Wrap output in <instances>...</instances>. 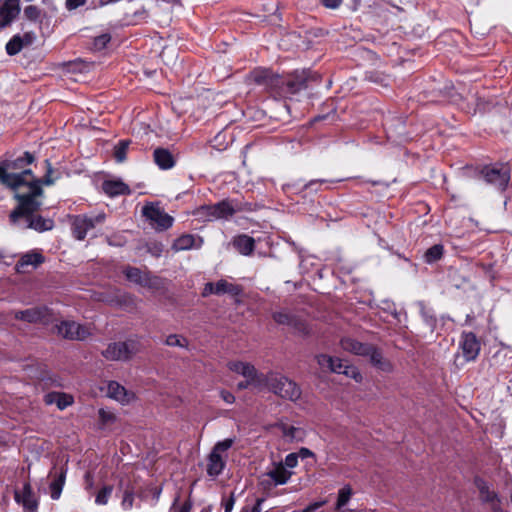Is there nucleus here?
I'll return each mask as SVG.
<instances>
[{
    "label": "nucleus",
    "instance_id": "obj_24",
    "mask_svg": "<svg viewBox=\"0 0 512 512\" xmlns=\"http://www.w3.org/2000/svg\"><path fill=\"white\" fill-rule=\"evenodd\" d=\"M44 258L40 253L30 252L21 256L20 260L16 265V270L19 273L27 272V268L31 266L32 268H36L38 265L43 263Z\"/></svg>",
    "mask_w": 512,
    "mask_h": 512
},
{
    "label": "nucleus",
    "instance_id": "obj_19",
    "mask_svg": "<svg viewBox=\"0 0 512 512\" xmlns=\"http://www.w3.org/2000/svg\"><path fill=\"white\" fill-rule=\"evenodd\" d=\"M275 427L281 432L283 439L289 443L302 442L306 437V431L303 428L283 421L276 423Z\"/></svg>",
    "mask_w": 512,
    "mask_h": 512
},
{
    "label": "nucleus",
    "instance_id": "obj_26",
    "mask_svg": "<svg viewBox=\"0 0 512 512\" xmlns=\"http://www.w3.org/2000/svg\"><path fill=\"white\" fill-rule=\"evenodd\" d=\"M252 375L250 377H244L246 380L241 381L238 383L237 388L239 390L247 389L250 387L256 388V389H263L265 386V375L258 373L256 368L251 373Z\"/></svg>",
    "mask_w": 512,
    "mask_h": 512
},
{
    "label": "nucleus",
    "instance_id": "obj_29",
    "mask_svg": "<svg viewBox=\"0 0 512 512\" xmlns=\"http://www.w3.org/2000/svg\"><path fill=\"white\" fill-rule=\"evenodd\" d=\"M234 247L242 255H250L254 250L255 241L248 235H239L233 240Z\"/></svg>",
    "mask_w": 512,
    "mask_h": 512
},
{
    "label": "nucleus",
    "instance_id": "obj_31",
    "mask_svg": "<svg viewBox=\"0 0 512 512\" xmlns=\"http://www.w3.org/2000/svg\"><path fill=\"white\" fill-rule=\"evenodd\" d=\"M214 285L215 295L230 294L232 296H236L241 292V289L238 285L229 283L224 279L219 280Z\"/></svg>",
    "mask_w": 512,
    "mask_h": 512
},
{
    "label": "nucleus",
    "instance_id": "obj_52",
    "mask_svg": "<svg viewBox=\"0 0 512 512\" xmlns=\"http://www.w3.org/2000/svg\"><path fill=\"white\" fill-rule=\"evenodd\" d=\"M296 455L298 458H301V459H306V458L315 456L314 453L310 449L305 448V447L300 448L299 451L296 452Z\"/></svg>",
    "mask_w": 512,
    "mask_h": 512
},
{
    "label": "nucleus",
    "instance_id": "obj_38",
    "mask_svg": "<svg viewBox=\"0 0 512 512\" xmlns=\"http://www.w3.org/2000/svg\"><path fill=\"white\" fill-rule=\"evenodd\" d=\"M113 492V486L112 485H106L104 486L96 495L95 503L97 505H106L108 503V500Z\"/></svg>",
    "mask_w": 512,
    "mask_h": 512
},
{
    "label": "nucleus",
    "instance_id": "obj_53",
    "mask_svg": "<svg viewBox=\"0 0 512 512\" xmlns=\"http://www.w3.org/2000/svg\"><path fill=\"white\" fill-rule=\"evenodd\" d=\"M85 0H66V8L68 10H74L82 5H84Z\"/></svg>",
    "mask_w": 512,
    "mask_h": 512
},
{
    "label": "nucleus",
    "instance_id": "obj_23",
    "mask_svg": "<svg viewBox=\"0 0 512 512\" xmlns=\"http://www.w3.org/2000/svg\"><path fill=\"white\" fill-rule=\"evenodd\" d=\"M44 402L47 405L55 404L58 409L64 410L74 402L73 397L70 394L62 392H50L44 396Z\"/></svg>",
    "mask_w": 512,
    "mask_h": 512
},
{
    "label": "nucleus",
    "instance_id": "obj_56",
    "mask_svg": "<svg viewBox=\"0 0 512 512\" xmlns=\"http://www.w3.org/2000/svg\"><path fill=\"white\" fill-rule=\"evenodd\" d=\"M210 294H215V285L212 282L206 283L205 287L203 289V292H202V295L204 297H206V296H208Z\"/></svg>",
    "mask_w": 512,
    "mask_h": 512
},
{
    "label": "nucleus",
    "instance_id": "obj_43",
    "mask_svg": "<svg viewBox=\"0 0 512 512\" xmlns=\"http://www.w3.org/2000/svg\"><path fill=\"white\" fill-rule=\"evenodd\" d=\"M165 344L168 345V346H177V347H186L188 342L185 338L179 336V335H176V334H171L169 335L166 340H165Z\"/></svg>",
    "mask_w": 512,
    "mask_h": 512
},
{
    "label": "nucleus",
    "instance_id": "obj_37",
    "mask_svg": "<svg viewBox=\"0 0 512 512\" xmlns=\"http://www.w3.org/2000/svg\"><path fill=\"white\" fill-rule=\"evenodd\" d=\"M130 141L122 140L115 146L114 157L117 162L121 163L126 159V153L129 147Z\"/></svg>",
    "mask_w": 512,
    "mask_h": 512
},
{
    "label": "nucleus",
    "instance_id": "obj_20",
    "mask_svg": "<svg viewBox=\"0 0 512 512\" xmlns=\"http://www.w3.org/2000/svg\"><path fill=\"white\" fill-rule=\"evenodd\" d=\"M106 395L123 405L130 403L134 398V394L132 392L127 391L122 385L115 381H110L107 384Z\"/></svg>",
    "mask_w": 512,
    "mask_h": 512
},
{
    "label": "nucleus",
    "instance_id": "obj_6",
    "mask_svg": "<svg viewBox=\"0 0 512 512\" xmlns=\"http://www.w3.org/2000/svg\"><path fill=\"white\" fill-rule=\"evenodd\" d=\"M123 274L128 281L141 287L154 291L164 288V281L160 277L152 275L147 270L143 271L137 267L126 266L123 269Z\"/></svg>",
    "mask_w": 512,
    "mask_h": 512
},
{
    "label": "nucleus",
    "instance_id": "obj_39",
    "mask_svg": "<svg viewBox=\"0 0 512 512\" xmlns=\"http://www.w3.org/2000/svg\"><path fill=\"white\" fill-rule=\"evenodd\" d=\"M45 164H46V167H47L46 174L44 175V177L42 179H37L36 178V180L39 181V186L40 187H41L42 184L47 185V186L52 185V184H54V182L56 180V178L52 176L53 173H54V170H53L49 160H46Z\"/></svg>",
    "mask_w": 512,
    "mask_h": 512
},
{
    "label": "nucleus",
    "instance_id": "obj_33",
    "mask_svg": "<svg viewBox=\"0 0 512 512\" xmlns=\"http://www.w3.org/2000/svg\"><path fill=\"white\" fill-rule=\"evenodd\" d=\"M443 250H444L443 245H441V244L433 245L432 247L427 249V251L425 252V254H424L425 261L429 264L438 261L443 255Z\"/></svg>",
    "mask_w": 512,
    "mask_h": 512
},
{
    "label": "nucleus",
    "instance_id": "obj_59",
    "mask_svg": "<svg viewBox=\"0 0 512 512\" xmlns=\"http://www.w3.org/2000/svg\"><path fill=\"white\" fill-rule=\"evenodd\" d=\"M149 251L154 255L155 257H159L162 253V247L161 245H155L153 249H149Z\"/></svg>",
    "mask_w": 512,
    "mask_h": 512
},
{
    "label": "nucleus",
    "instance_id": "obj_30",
    "mask_svg": "<svg viewBox=\"0 0 512 512\" xmlns=\"http://www.w3.org/2000/svg\"><path fill=\"white\" fill-rule=\"evenodd\" d=\"M317 363L321 367H327L330 371H341L343 366V360L338 358H333L331 356L321 354L316 357Z\"/></svg>",
    "mask_w": 512,
    "mask_h": 512
},
{
    "label": "nucleus",
    "instance_id": "obj_4",
    "mask_svg": "<svg viewBox=\"0 0 512 512\" xmlns=\"http://www.w3.org/2000/svg\"><path fill=\"white\" fill-rule=\"evenodd\" d=\"M341 347L347 352L367 357L370 363L382 372L391 373L393 371L392 363L384 358L382 352L372 344L361 343L352 338H343Z\"/></svg>",
    "mask_w": 512,
    "mask_h": 512
},
{
    "label": "nucleus",
    "instance_id": "obj_17",
    "mask_svg": "<svg viewBox=\"0 0 512 512\" xmlns=\"http://www.w3.org/2000/svg\"><path fill=\"white\" fill-rule=\"evenodd\" d=\"M20 13L19 0L0 1V28L10 25Z\"/></svg>",
    "mask_w": 512,
    "mask_h": 512
},
{
    "label": "nucleus",
    "instance_id": "obj_25",
    "mask_svg": "<svg viewBox=\"0 0 512 512\" xmlns=\"http://www.w3.org/2000/svg\"><path fill=\"white\" fill-rule=\"evenodd\" d=\"M102 189L111 197L130 193L128 185L120 180H106L102 184Z\"/></svg>",
    "mask_w": 512,
    "mask_h": 512
},
{
    "label": "nucleus",
    "instance_id": "obj_34",
    "mask_svg": "<svg viewBox=\"0 0 512 512\" xmlns=\"http://www.w3.org/2000/svg\"><path fill=\"white\" fill-rule=\"evenodd\" d=\"M353 492L349 485L344 486L338 492V499L336 503V510L343 508L350 500Z\"/></svg>",
    "mask_w": 512,
    "mask_h": 512
},
{
    "label": "nucleus",
    "instance_id": "obj_54",
    "mask_svg": "<svg viewBox=\"0 0 512 512\" xmlns=\"http://www.w3.org/2000/svg\"><path fill=\"white\" fill-rule=\"evenodd\" d=\"M220 397L228 404H232L235 401L234 395L225 390L220 391Z\"/></svg>",
    "mask_w": 512,
    "mask_h": 512
},
{
    "label": "nucleus",
    "instance_id": "obj_45",
    "mask_svg": "<svg viewBox=\"0 0 512 512\" xmlns=\"http://www.w3.org/2000/svg\"><path fill=\"white\" fill-rule=\"evenodd\" d=\"M273 319L279 324L291 325L294 320L290 314L286 312H276L273 314Z\"/></svg>",
    "mask_w": 512,
    "mask_h": 512
},
{
    "label": "nucleus",
    "instance_id": "obj_50",
    "mask_svg": "<svg viewBox=\"0 0 512 512\" xmlns=\"http://www.w3.org/2000/svg\"><path fill=\"white\" fill-rule=\"evenodd\" d=\"M320 3L328 9H337L341 4L342 0H319Z\"/></svg>",
    "mask_w": 512,
    "mask_h": 512
},
{
    "label": "nucleus",
    "instance_id": "obj_63",
    "mask_svg": "<svg viewBox=\"0 0 512 512\" xmlns=\"http://www.w3.org/2000/svg\"><path fill=\"white\" fill-rule=\"evenodd\" d=\"M511 502H512V493H511Z\"/></svg>",
    "mask_w": 512,
    "mask_h": 512
},
{
    "label": "nucleus",
    "instance_id": "obj_36",
    "mask_svg": "<svg viewBox=\"0 0 512 512\" xmlns=\"http://www.w3.org/2000/svg\"><path fill=\"white\" fill-rule=\"evenodd\" d=\"M335 373L344 374L347 377L353 378L355 381L360 382L362 380V375L358 371V369L354 366L348 365L343 361V366L341 371H334Z\"/></svg>",
    "mask_w": 512,
    "mask_h": 512
},
{
    "label": "nucleus",
    "instance_id": "obj_60",
    "mask_svg": "<svg viewBox=\"0 0 512 512\" xmlns=\"http://www.w3.org/2000/svg\"><path fill=\"white\" fill-rule=\"evenodd\" d=\"M263 502V499H257L256 504L253 506L251 512H261V504Z\"/></svg>",
    "mask_w": 512,
    "mask_h": 512
},
{
    "label": "nucleus",
    "instance_id": "obj_15",
    "mask_svg": "<svg viewBox=\"0 0 512 512\" xmlns=\"http://www.w3.org/2000/svg\"><path fill=\"white\" fill-rule=\"evenodd\" d=\"M475 485L479 491L480 500L486 504H489L490 508L494 512L501 511V502L499 495L496 491L491 490L487 482L480 478L475 479Z\"/></svg>",
    "mask_w": 512,
    "mask_h": 512
},
{
    "label": "nucleus",
    "instance_id": "obj_10",
    "mask_svg": "<svg viewBox=\"0 0 512 512\" xmlns=\"http://www.w3.org/2000/svg\"><path fill=\"white\" fill-rule=\"evenodd\" d=\"M54 332L68 340L83 341L91 335L88 326L77 323L74 320H62L54 326Z\"/></svg>",
    "mask_w": 512,
    "mask_h": 512
},
{
    "label": "nucleus",
    "instance_id": "obj_61",
    "mask_svg": "<svg viewBox=\"0 0 512 512\" xmlns=\"http://www.w3.org/2000/svg\"><path fill=\"white\" fill-rule=\"evenodd\" d=\"M147 11L145 9H141L140 11L135 12L136 17L140 18H146L147 17Z\"/></svg>",
    "mask_w": 512,
    "mask_h": 512
},
{
    "label": "nucleus",
    "instance_id": "obj_47",
    "mask_svg": "<svg viewBox=\"0 0 512 512\" xmlns=\"http://www.w3.org/2000/svg\"><path fill=\"white\" fill-rule=\"evenodd\" d=\"M99 418L102 424H107L115 420V416L112 412L107 411L105 409H100L99 412Z\"/></svg>",
    "mask_w": 512,
    "mask_h": 512
},
{
    "label": "nucleus",
    "instance_id": "obj_28",
    "mask_svg": "<svg viewBox=\"0 0 512 512\" xmlns=\"http://www.w3.org/2000/svg\"><path fill=\"white\" fill-rule=\"evenodd\" d=\"M267 475L274 481L275 485H283L291 478L292 472L288 471L282 463H278Z\"/></svg>",
    "mask_w": 512,
    "mask_h": 512
},
{
    "label": "nucleus",
    "instance_id": "obj_49",
    "mask_svg": "<svg viewBox=\"0 0 512 512\" xmlns=\"http://www.w3.org/2000/svg\"><path fill=\"white\" fill-rule=\"evenodd\" d=\"M35 38H36V36L33 32H27V33H24L23 35H20V39H21L23 47L31 45L34 42Z\"/></svg>",
    "mask_w": 512,
    "mask_h": 512
},
{
    "label": "nucleus",
    "instance_id": "obj_40",
    "mask_svg": "<svg viewBox=\"0 0 512 512\" xmlns=\"http://www.w3.org/2000/svg\"><path fill=\"white\" fill-rule=\"evenodd\" d=\"M420 306H421V316H422L424 322L430 328V330L433 331L435 328V325H436V318L434 317V315L432 314V312L430 310H427L425 308V306L422 303L420 304Z\"/></svg>",
    "mask_w": 512,
    "mask_h": 512
},
{
    "label": "nucleus",
    "instance_id": "obj_21",
    "mask_svg": "<svg viewBox=\"0 0 512 512\" xmlns=\"http://www.w3.org/2000/svg\"><path fill=\"white\" fill-rule=\"evenodd\" d=\"M66 474L67 470L64 467H61L59 472L56 470V467L50 471V475L54 477L49 485L50 496L53 500H58L60 498L65 484Z\"/></svg>",
    "mask_w": 512,
    "mask_h": 512
},
{
    "label": "nucleus",
    "instance_id": "obj_16",
    "mask_svg": "<svg viewBox=\"0 0 512 512\" xmlns=\"http://www.w3.org/2000/svg\"><path fill=\"white\" fill-rule=\"evenodd\" d=\"M460 348L465 361H474L480 352V343L472 332H464L461 335Z\"/></svg>",
    "mask_w": 512,
    "mask_h": 512
},
{
    "label": "nucleus",
    "instance_id": "obj_55",
    "mask_svg": "<svg viewBox=\"0 0 512 512\" xmlns=\"http://www.w3.org/2000/svg\"><path fill=\"white\" fill-rule=\"evenodd\" d=\"M325 504H326L325 500L319 501V502H314V503L310 504L309 506H307L302 512H313Z\"/></svg>",
    "mask_w": 512,
    "mask_h": 512
},
{
    "label": "nucleus",
    "instance_id": "obj_3",
    "mask_svg": "<svg viewBox=\"0 0 512 512\" xmlns=\"http://www.w3.org/2000/svg\"><path fill=\"white\" fill-rule=\"evenodd\" d=\"M34 161V156L25 152L23 157L7 160L0 164V182L6 187L18 192H29L32 187H40L39 181L31 169H25Z\"/></svg>",
    "mask_w": 512,
    "mask_h": 512
},
{
    "label": "nucleus",
    "instance_id": "obj_11",
    "mask_svg": "<svg viewBox=\"0 0 512 512\" xmlns=\"http://www.w3.org/2000/svg\"><path fill=\"white\" fill-rule=\"evenodd\" d=\"M234 443V440L227 438L223 441L218 442L208 457L207 473L209 476H218L225 467V459L222 453L226 452Z\"/></svg>",
    "mask_w": 512,
    "mask_h": 512
},
{
    "label": "nucleus",
    "instance_id": "obj_12",
    "mask_svg": "<svg viewBox=\"0 0 512 512\" xmlns=\"http://www.w3.org/2000/svg\"><path fill=\"white\" fill-rule=\"evenodd\" d=\"M481 175L488 184L500 191L506 189L510 180V172L505 165L485 166L481 170Z\"/></svg>",
    "mask_w": 512,
    "mask_h": 512
},
{
    "label": "nucleus",
    "instance_id": "obj_44",
    "mask_svg": "<svg viewBox=\"0 0 512 512\" xmlns=\"http://www.w3.org/2000/svg\"><path fill=\"white\" fill-rule=\"evenodd\" d=\"M25 17L30 21H36L39 19L41 15V11L38 7L34 5H29L24 9Z\"/></svg>",
    "mask_w": 512,
    "mask_h": 512
},
{
    "label": "nucleus",
    "instance_id": "obj_1",
    "mask_svg": "<svg viewBox=\"0 0 512 512\" xmlns=\"http://www.w3.org/2000/svg\"><path fill=\"white\" fill-rule=\"evenodd\" d=\"M43 193L42 187H32L29 192L16 193L18 206L9 215L11 224L19 229L30 228L38 232L51 230L54 226L53 220L35 215L42 205Z\"/></svg>",
    "mask_w": 512,
    "mask_h": 512
},
{
    "label": "nucleus",
    "instance_id": "obj_13",
    "mask_svg": "<svg viewBox=\"0 0 512 512\" xmlns=\"http://www.w3.org/2000/svg\"><path fill=\"white\" fill-rule=\"evenodd\" d=\"M142 213L153 225H155L156 230H167L173 225L174 218L168 215L157 205H145L142 209Z\"/></svg>",
    "mask_w": 512,
    "mask_h": 512
},
{
    "label": "nucleus",
    "instance_id": "obj_48",
    "mask_svg": "<svg viewBox=\"0 0 512 512\" xmlns=\"http://www.w3.org/2000/svg\"><path fill=\"white\" fill-rule=\"evenodd\" d=\"M298 457L296 453H289L284 460V466L285 468H294L298 464Z\"/></svg>",
    "mask_w": 512,
    "mask_h": 512
},
{
    "label": "nucleus",
    "instance_id": "obj_14",
    "mask_svg": "<svg viewBox=\"0 0 512 512\" xmlns=\"http://www.w3.org/2000/svg\"><path fill=\"white\" fill-rule=\"evenodd\" d=\"M15 319L25 321L27 323L48 324L51 319L50 310L45 307H33L26 310H16L12 312Z\"/></svg>",
    "mask_w": 512,
    "mask_h": 512
},
{
    "label": "nucleus",
    "instance_id": "obj_57",
    "mask_svg": "<svg viewBox=\"0 0 512 512\" xmlns=\"http://www.w3.org/2000/svg\"><path fill=\"white\" fill-rule=\"evenodd\" d=\"M234 503H235V500H234V497L231 496L230 498H228L225 503H224V511L225 512H231L232 509H233V506H234Z\"/></svg>",
    "mask_w": 512,
    "mask_h": 512
},
{
    "label": "nucleus",
    "instance_id": "obj_46",
    "mask_svg": "<svg viewBox=\"0 0 512 512\" xmlns=\"http://www.w3.org/2000/svg\"><path fill=\"white\" fill-rule=\"evenodd\" d=\"M134 496L133 493L126 489L123 495L121 506L124 510H130L133 506Z\"/></svg>",
    "mask_w": 512,
    "mask_h": 512
},
{
    "label": "nucleus",
    "instance_id": "obj_42",
    "mask_svg": "<svg viewBox=\"0 0 512 512\" xmlns=\"http://www.w3.org/2000/svg\"><path fill=\"white\" fill-rule=\"evenodd\" d=\"M110 40H111V36L108 33L99 35L94 38L93 48L97 51H101L107 46V44L110 42Z\"/></svg>",
    "mask_w": 512,
    "mask_h": 512
},
{
    "label": "nucleus",
    "instance_id": "obj_9",
    "mask_svg": "<svg viewBox=\"0 0 512 512\" xmlns=\"http://www.w3.org/2000/svg\"><path fill=\"white\" fill-rule=\"evenodd\" d=\"M106 214L100 212L92 215H77L72 220V232L77 240H83L87 233L97 225L104 223Z\"/></svg>",
    "mask_w": 512,
    "mask_h": 512
},
{
    "label": "nucleus",
    "instance_id": "obj_18",
    "mask_svg": "<svg viewBox=\"0 0 512 512\" xmlns=\"http://www.w3.org/2000/svg\"><path fill=\"white\" fill-rule=\"evenodd\" d=\"M15 501L22 505L24 512H37L38 498L29 483H25L22 490L15 491Z\"/></svg>",
    "mask_w": 512,
    "mask_h": 512
},
{
    "label": "nucleus",
    "instance_id": "obj_5",
    "mask_svg": "<svg viewBox=\"0 0 512 512\" xmlns=\"http://www.w3.org/2000/svg\"><path fill=\"white\" fill-rule=\"evenodd\" d=\"M265 380L264 388H268L281 398L296 401L301 396L299 386L285 376L270 373L265 375Z\"/></svg>",
    "mask_w": 512,
    "mask_h": 512
},
{
    "label": "nucleus",
    "instance_id": "obj_51",
    "mask_svg": "<svg viewBox=\"0 0 512 512\" xmlns=\"http://www.w3.org/2000/svg\"><path fill=\"white\" fill-rule=\"evenodd\" d=\"M324 182H326V181L325 180H311L310 182L305 184L304 188L316 192L318 190L319 186Z\"/></svg>",
    "mask_w": 512,
    "mask_h": 512
},
{
    "label": "nucleus",
    "instance_id": "obj_22",
    "mask_svg": "<svg viewBox=\"0 0 512 512\" xmlns=\"http://www.w3.org/2000/svg\"><path fill=\"white\" fill-rule=\"evenodd\" d=\"M202 243V238H196L194 235L191 234H184L174 241L172 249L175 252L189 250L194 247L198 249L202 246Z\"/></svg>",
    "mask_w": 512,
    "mask_h": 512
},
{
    "label": "nucleus",
    "instance_id": "obj_62",
    "mask_svg": "<svg viewBox=\"0 0 512 512\" xmlns=\"http://www.w3.org/2000/svg\"><path fill=\"white\" fill-rule=\"evenodd\" d=\"M85 478H86V482H87V487L86 488L87 489L92 488L93 483H92V478H91L90 474L87 473Z\"/></svg>",
    "mask_w": 512,
    "mask_h": 512
},
{
    "label": "nucleus",
    "instance_id": "obj_41",
    "mask_svg": "<svg viewBox=\"0 0 512 512\" xmlns=\"http://www.w3.org/2000/svg\"><path fill=\"white\" fill-rule=\"evenodd\" d=\"M156 7L159 10L166 11L170 14L175 6L180 5L179 0H155Z\"/></svg>",
    "mask_w": 512,
    "mask_h": 512
},
{
    "label": "nucleus",
    "instance_id": "obj_32",
    "mask_svg": "<svg viewBox=\"0 0 512 512\" xmlns=\"http://www.w3.org/2000/svg\"><path fill=\"white\" fill-rule=\"evenodd\" d=\"M228 368L243 377H250L255 367L250 363L241 362V361H233L228 363Z\"/></svg>",
    "mask_w": 512,
    "mask_h": 512
},
{
    "label": "nucleus",
    "instance_id": "obj_27",
    "mask_svg": "<svg viewBox=\"0 0 512 512\" xmlns=\"http://www.w3.org/2000/svg\"><path fill=\"white\" fill-rule=\"evenodd\" d=\"M155 163L161 169H170L174 166L175 161L172 154L164 148H156L153 153Z\"/></svg>",
    "mask_w": 512,
    "mask_h": 512
},
{
    "label": "nucleus",
    "instance_id": "obj_7",
    "mask_svg": "<svg viewBox=\"0 0 512 512\" xmlns=\"http://www.w3.org/2000/svg\"><path fill=\"white\" fill-rule=\"evenodd\" d=\"M235 208L228 200H223L213 205H203L197 208L194 215L204 221L228 219L235 213Z\"/></svg>",
    "mask_w": 512,
    "mask_h": 512
},
{
    "label": "nucleus",
    "instance_id": "obj_35",
    "mask_svg": "<svg viewBox=\"0 0 512 512\" xmlns=\"http://www.w3.org/2000/svg\"><path fill=\"white\" fill-rule=\"evenodd\" d=\"M23 48L20 35H14L6 44V52L10 56L18 54Z\"/></svg>",
    "mask_w": 512,
    "mask_h": 512
},
{
    "label": "nucleus",
    "instance_id": "obj_8",
    "mask_svg": "<svg viewBox=\"0 0 512 512\" xmlns=\"http://www.w3.org/2000/svg\"><path fill=\"white\" fill-rule=\"evenodd\" d=\"M139 351V343L135 340L110 343L102 355L110 361H126Z\"/></svg>",
    "mask_w": 512,
    "mask_h": 512
},
{
    "label": "nucleus",
    "instance_id": "obj_2",
    "mask_svg": "<svg viewBox=\"0 0 512 512\" xmlns=\"http://www.w3.org/2000/svg\"><path fill=\"white\" fill-rule=\"evenodd\" d=\"M253 81L265 88L276 92L280 96H289L307 88L313 76L309 70L295 71L287 76L274 74L267 69L255 70L251 73Z\"/></svg>",
    "mask_w": 512,
    "mask_h": 512
},
{
    "label": "nucleus",
    "instance_id": "obj_58",
    "mask_svg": "<svg viewBox=\"0 0 512 512\" xmlns=\"http://www.w3.org/2000/svg\"><path fill=\"white\" fill-rule=\"evenodd\" d=\"M175 501H177V499ZM174 504H176V502H174ZM190 508H191V505L188 502H186L179 509H176L175 505H173L172 509H173V512H190Z\"/></svg>",
    "mask_w": 512,
    "mask_h": 512
}]
</instances>
